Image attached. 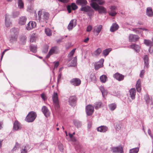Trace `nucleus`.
Segmentation results:
<instances>
[{
    "label": "nucleus",
    "mask_w": 153,
    "mask_h": 153,
    "mask_svg": "<svg viewBox=\"0 0 153 153\" xmlns=\"http://www.w3.org/2000/svg\"><path fill=\"white\" fill-rule=\"evenodd\" d=\"M108 13L110 15L112 16H115L117 14V13L114 10L110 11Z\"/></svg>",
    "instance_id": "obj_50"
},
{
    "label": "nucleus",
    "mask_w": 153,
    "mask_h": 153,
    "mask_svg": "<svg viewBox=\"0 0 153 153\" xmlns=\"http://www.w3.org/2000/svg\"><path fill=\"white\" fill-rule=\"evenodd\" d=\"M45 32L47 36H50L51 35V31L50 29L46 28L45 29Z\"/></svg>",
    "instance_id": "obj_42"
},
{
    "label": "nucleus",
    "mask_w": 153,
    "mask_h": 153,
    "mask_svg": "<svg viewBox=\"0 0 153 153\" xmlns=\"http://www.w3.org/2000/svg\"><path fill=\"white\" fill-rule=\"evenodd\" d=\"M104 61V59H102L100 60L99 62L94 64V68L95 70H97L103 66Z\"/></svg>",
    "instance_id": "obj_10"
},
{
    "label": "nucleus",
    "mask_w": 153,
    "mask_h": 153,
    "mask_svg": "<svg viewBox=\"0 0 153 153\" xmlns=\"http://www.w3.org/2000/svg\"><path fill=\"white\" fill-rule=\"evenodd\" d=\"M118 25L116 23L113 24L110 29V31L111 32H114L117 30L119 28Z\"/></svg>",
    "instance_id": "obj_29"
},
{
    "label": "nucleus",
    "mask_w": 153,
    "mask_h": 153,
    "mask_svg": "<svg viewBox=\"0 0 153 153\" xmlns=\"http://www.w3.org/2000/svg\"><path fill=\"white\" fill-rule=\"evenodd\" d=\"M146 14L150 17H152L153 16V12L152 9L151 7H148L146 9Z\"/></svg>",
    "instance_id": "obj_28"
},
{
    "label": "nucleus",
    "mask_w": 153,
    "mask_h": 153,
    "mask_svg": "<svg viewBox=\"0 0 153 153\" xmlns=\"http://www.w3.org/2000/svg\"><path fill=\"white\" fill-rule=\"evenodd\" d=\"M20 40L22 43L24 45L26 41V37L25 36H22L20 37Z\"/></svg>",
    "instance_id": "obj_41"
},
{
    "label": "nucleus",
    "mask_w": 153,
    "mask_h": 153,
    "mask_svg": "<svg viewBox=\"0 0 153 153\" xmlns=\"http://www.w3.org/2000/svg\"><path fill=\"white\" fill-rule=\"evenodd\" d=\"M36 117V113L31 111L30 112L26 117L25 120L28 123L33 122L35 119Z\"/></svg>",
    "instance_id": "obj_2"
},
{
    "label": "nucleus",
    "mask_w": 153,
    "mask_h": 153,
    "mask_svg": "<svg viewBox=\"0 0 153 153\" xmlns=\"http://www.w3.org/2000/svg\"><path fill=\"white\" fill-rule=\"evenodd\" d=\"M111 51V48H107L103 50L102 52L103 55L105 57L108 55Z\"/></svg>",
    "instance_id": "obj_38"
},
{
    "label": "nucleus",
    "mask_w": 153,
    "mask_h": 153,
    "mask_svg": "<svg viewBox=\"0 0 153 153\" xmlns=\"http://www.w3.org/2000/svg\"><path fill=\"white\" fill-rule=\"evenodd\" d=\"M59 1L63 3H68L69 0H58Z\"/></svg>",
    "instance_id": "obj_64"
},
{
    "label": "nucleus",
    "mask_w": 153,
    "mask_h": 153,
    "mask_svg": "<svg viewBox=\"0 0 153 153\" xmlns=\"http://www.w3.org/2000/svg\"><path fill=\"white\" fill-rule=\"evenodd\" d=\"M20 146V144L18 143L17 142L16 143L15 146L12 149V150L15 151L16 150L17 148H19Z\"/></svg>",
    "instance_id": "obj_53"
},
{
    "label": "nucleus",
    "mask_w": 153,
    "mask_h": 153,
    "mask_svg": "<svg viewBox=\"0 0 153 153\" xmlns=\"http://www.w3.org/2000/svg\"><path fill=\"white\" fill-rule=\"evenodd\" d=\"M30 146L28 145H26L24 148L21 150V153H27V151L30 148Z\"/></svg>",
    "instance_id": "obj_32"
},
{
    "label": "nucleus",
    "mask_w": 153,
    "mask_h": 153,
    "mask_svg": "<svg viewBox=\"0 0 153 153\" xmlns=\"http://www.w3.org/2000/svg\"><path fill=\"white\" fill-rule=\"evenodd\" d=\"M102 50L101 48H99L95 51L92 53V55L94 56H98L101 53Z\"/></svg>",
    "instance_id": "obj_31"
},
{
    "label": "nucleus",
    "mask_w": 153,
    "mask_h": 153,
    "mask_svg": "<svg viewBox=\"0 0 153 153\" xmlns=\"http://www.w3.org/2000/svg\"><path fill=\"white\" fill-rule=\"evenodd\" d=\"M52 99L53 104L55 108H59V106L58 94L57 93L54 92L52 96Z\"/></svg>",
    "instance_id": "obj_4"
},
{
    "label": "nucleus",
    "mask_w": 153,
    "mask_h": 153,
    "mask_svg": "<svg viewBox=\"0 0 153 153\" xmlns=\"http://www.w3.org/2000/svg\"><path fill=\"white\" fill-rule=\"evenodd\" d=\"M34 35L35 34H33L31 36L30 40V42H33L35 41L36 38Z\"/></svg>",
    "instance_id": "obj_52"
},
{
    "label": "nucleus",
    "mask_w": 153,
    "mask_h": 153,
    "mask_svg": "<svg viewBox=\"0 0 153 153\" xmlns=\"http://www.w3.org/2000/svg\"><path fill=\"white\" fill-rule=\"evenodd\" d=\"M101 81L102 83H105L107 80V77L105 75H103L100 77Z\"/></svg>",
    "instance_id": "obj_37"
},
{
    "label": "nucleus",
    "mask_w": 153,
    "mask_h": 153,
    "mask_svg": "<svg viewBox=\"0 0 153 153\" xmlns=\"http://www.w3.org/2000/svg\"><path fill=\"white\" fill-rule=\"evenodd\" d=\"M94 108L91 105H88L86 107L85 110L88 116L91 115L94 112Z\"/></svg>",
    "instance_id": "obj_6"
},
{
    "label": "nucleus",
    "mask_w": 153,
    "mask_h": 153,
    "mask_svg": "<svg viewBox=\"0 0 153 153\" xmlns=\"http://www.w3.org/2000/svg\"><path fill=\"white\" fill-rule=\"evenodd\" d=\"M67 8L69 13L71 12V7L70 5H68L67 7Z\"/></svg>",
    "instance_id": "obj_59"
},
{
    "label": "nucleus",
    "mask_w": 153,
    "mask_h": 153,
    "mask_svg": "<svg viewBox=\"0 0 153 153\" xmlns=\"http://www.w3.org/2000/svg\"><path fill=\"white\" fill-rule=\"evenodd\" d=\"M96 76L94 74H91L90 75L89 77L90 81L95 82L96 81Z\"/></svg>",
    "instance_id": "obj_40"
},
{
    "label": "nucleus",
    "mask_w": 153,
    "mask_h": 153,
    "mask_svg": "<svg viewBox=\"0 0 153 153\" xmlns=\"http://www.w3.org/2000/svg\"><path fill=\"white\" fill-rule=\"evenodd\" d=\"M77 24V20L76 19L71 20L68 24V29L69 30H71L73 27H75Z\"/></svg>",
    "instance_id": "obj_7"
},
{
    "label": "nucleus",
    "mask_w": 153,
    "mask_h": 153,
    "mask_svg": "<svg viewBox=\"0 0 153 153\" xmlns=\"http://www.w3.org/2000/svg\"><path fill=\"white\" fill-rule=\"evenodd\" d=\"M144 43L147 46H150L152 44V42L151 41L146 39L144 40Z\"/></svg>",
    "instance_id": "obj_49"
},
{
    "label": "nucleus",
    "mask_w": 153,
    "mask_h": 153,
    "mask_svg": "<svg viewBox=\"0 0 153 153\" xmlns=\"http://www.w3.org/2000/svg\"><path fill=\"white\" fill-rule=\"evenodd\" d=\"M42 110L44 115L46 117L49 116L50 112L48 108L45 106H43L42 109Z\"/></svg>",
    "instance_id": "obj_16"
},
{
    "label": "nucleus",
    "mask_w": 153,
    "mask_h": 153,
    "mask_svg": "<svg viewBox=\"0 0 153 153\" xmlns=\"http://www.w3.org/2000/svg\"><path fill=\"white\" fill-rule=\"evenodd\" d=\"M102 105V102L100 101L96 102L94 105V106L96 109L97 110L100 108Z\"/></svg>",
    "instance_id": "obj_30"
},
{
    "label": "nucleus",
    "mask_w": 153,
    "mask_h": 153,
    "mask_svg": "<svg viewBox=\"0 0 153 153\" xmlns=\"http://www.w3.org/2000/svg\"><path fill=\"white\" fill-rule=\"evenodd\" d=\"M21 128V124L17 120L15 121L13 124V129L15 130H18Z\"/></svg>",
    "instance_id": "obj_19"
},
{
    "label": "nucleus",
    "mask_w": 153,
    "mask_h": 153,
    "mask_svg": "<svg viewBox=\"0 0 153 153\" xmlns=\"http://www.w3.org/2000/svg\"><path fill=\"white\" fill-rule=\"evenodd\" d=\"M77 98L75 96H71L68 99L69 105L72 107H74L76 105Z\"/></svg>",
    "instance_id": "obj_5"
},
{
    "label": "nucleus",
    "mask_w": 153,
    "mask_h": 153,
    "mask_svg": "<svg viewBox=\"0 0 153 153\" xmlns=\"http://www.w3.org/2000/svg\"><path fill=\"white\" fill-rule=\"evenodd\" d=\"M113 152L114 153H123V148L121 146L116 147H113L112 148Z\"/></svg>",
    "instance_id": "obj_13"
},
{
    "label": "nucleus",
    "mask_w": 153,
    "mask_h": 153,
    "mask_svg": "<svg viewBox=\"0 0 153 153\" xmlns=\"http://www.w3.org/2000/svg\"><path fill=\"white\" fill-rule=\"evenodd\" d=\"M92 26L91 25H88L86 31L87 32H90L92 29Z\"/></svg>",
    "instance_id": "obj_58"
},
{
    "label": "nucleus",
    "mask_w": 153,
    "mask_h": 153,
    "mask_svg": "<svg viewBox=\"0 0 153 153\" xmlns=\"http://www.w3.org/2000/svg\"><path fill=\"white\" fill-rule=\"evenodd\" d=\"M102 28V25H101L95 26L93 28V32L94 33H95L96 36H97L101 32Z\"/></svg>",
    "instance_id": "obj_11"
},
{
    "label": "nucleus",
    "mask_w": 153,
    "mask_h": 153,
    "mask_svg": "<svg viewBox=\"0 0 153 153\" xmlns=\"http://www.w3.org/2000/svg\"><path fill=\"white\" fill-rule=\"evenodd\" d=\"M74 123L75 125L76 126L77 128L80 127L82 125L81 122L78 120H74Z\"/></svg>",
    "instance_id": "obj_44"
},
{
    "label": "nucleus",
    "mask_w": 153,
    "mask_h": 153,
    "mask_svg": "<svg viewBox=\"0 0 153 153\" xmlns=\"http://www.w3.org/2000/svg\"><path fill=\"white\" fill-rule=\"evenodd\" d=\"M71 6L73 10H75L77 9L78 8V7L74 3H72Z\"/></svg>",
    "instance_id": "obj_51"
},
{
    "label": "nucleus",
    "mask_w": 153,
    "mask_h": 153,
    "mask_svg": "<svg viewBox=\"0 0 153 153\" xmlns=\"http://www.w3.org/2000/svg\"><path fill=\"white\" fill-rule=\"evenodd\" d=\"M144 99L147 104L150 105H152L153 104L152 97H150L148 94H146L144 96Z\"/></svg>",
    "instance_id": "obj_17"
},
{
    "label": "nucleus",
    "mask_w": 153,
    "mask_h": 153,
    "mask_svg": "<svg viewBox=\"0 0 153 153\" xmlns=\"http://www.w3.org/2000/svg\"><path fill=\"white\" fill-rule=\"evenodd\" d=\"M30 50L31 52L34 53L36 52L37 49V45L31 44L30 46Z\"/></svg>",
    "instance_id": "obj_33"
},
{
    "label": "nucleus",
    "mask_w": 153,
    "mask_h": 153,
    "mask_svg": "<svg viewBox=\"0 0 153 153\" xmlns=\"http://www.w3.org/2000/svg\"><path fill=\"white\" fill-rule=\"evenodd\" d=\"M41 96L43 100H45L46 99V97L44 94L42 93L41 94Z\"/></svg>",
    "instance_id": "obj_61"
},
{
    "label": "nucleus",
    "mask_w": 153,
    "mask_h": 153,
    "mask_svg": "<svg viewBox=\"0 0 153 153\" xmlns=\"http://www.w3.org/2000/svg\"><path fill=\"white\" fill-rule=\"evenodd\" d=\"M53 63L54 64V65L53 70H54L55 68H57L58 67L59 64V62L58 61L56 62H53Z\"/></svg>",
    "instance_id": "obj_57"
},
{
    "label": "nucleus",
    "mask_w": 153,
    "mask_h": 153,
    "mask_svg": "<svg viewBox=\"0 0 153 153\" xmlns=\"http://www.w3.org/2000/svg\"><path fill=\"white\" fill-rule=\"evenodd\" d=\"M145 66L144 68L146 67L147 68H148L149 67V58L148 56L147 55H145L144 56L143 58Z\"/></svg>",
    "instance_id": "obj_24"
},
{
    "label": "nucleus",
    "mask_w": 153,
    "mask_h": 153,
    "mask_svg": "<svg viewBox=\"0 0 153 153\" xmlns=\"http://www.w3.org/2000/svg\"><path fill=\"white\" fill-rule=\"evenodd\" d=\"M113 77L119 81L122 80L124 78V76L118 73H115L113 75Z\"/></svg>",
    "instance_id": "obj_15"
},
{
    "label": "nucleus",
    "mask_w": 153,
    "mask_h": 153,
    "mask_svg": "<svg viewBox=\"0 0 153 153\" xmlns=\"http://www.w3.org/2000/svg\"><path fill=\"white\" fill-rule=\"evenodd\" d=\"M111 11H112L116 10L117 9V7L115 6H111L110 7Z\"/></svg>",
    "instance_id": "obj_63"
},
{
    "label": "nucleus",
    "mask_w": 153,
    "mask_h": 153,
    "mask_svg": "<svg viewBox=\"0 0 153 153\" xmlns=\"http://www.w3.org/2000/svg\"><path fill=\"white\" fill-rule=\"evenodd\" d=\"M18 6L20 9L24 7V4L22 0H18Z\"/></svg>",
    "instance_id": "obj_46"
},
{
    "label": "nucleus",
    "mask_w": 153,
    "mask_h": 153,
    "mask_svg": "<svg viewBox=\"0 0 153 153\" xmlns=\"http://www.w3.org/2000/svg\"><path fill=\"white\" fill-rule=\"evenodd\" d=\"M91 3L94 2L95 3L97 2V4H99L100 5H103L105 3V1L102 0H91Z\"/></svg>",
    "instance_id": "obj_34"
},
{
    "label": "nucleus",
    "mask_w": 153,
    "mask_h": 153,
    "mask_svg": "<svg viewBox=\"0 0 153 153\" xmlns=\"http://www.w3.org/2000/svg\"><path fill=\"white\" fill-rule=\"evenodd\" d=\"M76 3L81 7L86 6L87 4V1L86 0H76Z\"/></svg>",
    "instance_id": "obj_20"
},
{
    "label": "nucleus",
    "mask_w": 153,
    "mask_h": 153,
    "mask_svg": "<svg viewBox=\"0 0 153 153\" xmlns=\"http://www.w3.org/2000/svg\"><path fill=\"white\" fill-rule=\"evenodd\" d=\"M130 48L135 51L137 52H139L140 51V47L138 45L135 43L132 44L130 46Z\"/></svg>",
    "instance_id": "obj_14"
},
{
    "label": "nucleus",
    "mask_w": 153,
    "mask_h": 153,
    "mask_svg": "<svg viewBox=\"0 0 153 153\" xmlns=\"http://www.w3.org/2000/svg\"><path fill=\"white\" fill-rule=\"evenodd\" d=\"M138 36L136 35L130 34L128 36L129 41L130 42H135L139 39Z\"/></svg>",
    "instance_id": "obj_9"
},
{
    "label": "nucleus",
    "mask_w": 153,
    "mask_h": 153,
    "mask_svg": "<svg viewBox=\"0 0 153 153\" xmlns=\"http://www.w3.org/2000/svg\"><path fill=\"white\" fill-rule=\"evenodd\" d=\"M130 97L132 100L135 98L136 91L134 88H131L129 91Z\"/></svg>",
    "instance_id": "obj_23"
},
{
    "label": "nucleus",
    "mask_w": 153,
    "mask_h": 153,
    "mask_svg": "<svg viewBox=\"0 0 153 153\" xmlns=\"http://www.w3.org/2000/svg\"><path fill=\"white\" fill-rule=\"evenodd\" d=\"M70 82L71 84L75 86H78L81 84V81L79 78H74L71 80Z\"/></svg>",
    "instance_id": "obj_8"
},
{
    "label": "nucleus",
    "mask_w": 153,
    "mask_h": 153,
    "mask_svg": "<svg viewBox=\"0 0 153 153\" xmlns=\"http://www.w3.org/2000/svg\"><path fill=\"white\" fill-rule=\"evenodd\" d=\"M20 12L18 11L14 12L12 13V17L13 18H15L17 17L19 15Z\"/></svg>",
    "instance_id": "obj_48"
},
{
    "label": "nucleus",
    "mask_w": 153,
    "mask_h": 153,
    "mask_svg": "<svg viewBox=\"0 0 153 153\" xmlns=\"http://www.w3.org/2000/svg\"><path fill=\"white\" fill-rule=\"evenodd\" d=\"M5 23L7 27H10L11 24V22L10 21L9 15L7 14H6L5 16Z\"/></svg>",
    "instance_id": "obj_22"
},
{
    "label": "nucleus",
    "mask_w": 153,
    "mask_h": 153,
    "mask_svg": "<svg viewBox=\"0 0 153 153\" xmlns=\"http://www.w3.org/2000/svg\"><path fill=\"white\" fill-rule=\"evenodd\" d=\"M59 48L56 46L52 47L49 51V54H57L59 52Z\"/></svg>",
    "instance_id": "obj_18"
},
{
    "label": "nucleus",
    "mask_w": 153,
    "mask_h": 153,
    "mask_svg": "<svg viewBox=\"0 0 153 153\" xmlns=\"http://www.w3.org/2000/svg\"><path fill=\"white\" fill-rule=\"evenodd\" d=\"M71 63V66L74 67L76 65L77 63L76 56L74 58V59L72 61Z\"/></svg>",
    "instance_id": "obj_47"
},
{
    "label": "nucleus",
    "mask_w": 153,
    "mask_h": 153,
    "mask_svg": "<svg viewBox=\"0 0 153 153\" xmlns=\"http://www.w3.org/2000/svg\"><path fill=\"white\" fill-rule=\"evenodd\" d=\"M139 151V148L136 147L129 150V153H137Z\"/></svg>",
    "instance_id": "obj_43"
},
{
    "label": "nucleus",
    "mask_w": 153,
    "mask_h": 153,
    "mask_svg": "<svg viewBox=\"0 0 153 153\" xmlns=\"http://www.w3.org/2000/svg\"><path fill=\"white\" fill-rule=\"evenodd\" d=\"M87 13H88V15L90 16H92L94 13V10L90 7Z\"/></svg>",
    "instance_id": "obj_45"
},
{
    "label": "nucleus",
    "mask_w": 153,
    "mask_h": 153,
    "mask_svg": "<svg viewBox=\"0 0 153 153\" xmlns=\"http://www.w3.org/2000/svg\"><path fill=\"white\" fill-rule=\"evenodd\" d=\"M142 29V28H137L133 29V31L136 32L138 34L140 32V30Z\"/></svg>",
    "instance_id": "obj_55"
},
{
    "label": "nucleus",
    "mask_w": 153,
    "mask_h": 153,
    "mask_svg": "<svg viewBox=\"0 0 153 153\" xmlns=\"http://www.w3.org/2000/svg\"><path fill=\"white\" fill-rule=\"evenodd\" d=\"M38 18L40 22H44V19H43V13L40 11H39L38 12Z\"/></svg>",
    "instance_id": "obj_35"
},
{
    "label": "nucleus",
    "mask_w": 153,
    "mask_h": 153,
    "mask_svg": "<svg viewBox=\"0 0 153 153\" xmlns=\"http://www.w3.org/2000/svg\"><path fill=\"white\" fill-rule=\"evenodd\" d=\"M48 50V46L47 45L45 46L43 49L42 51L45 53H47Z\"/></svg>",
    "instance_id": "obj_54"
},
{
    "label": "nucleus",
    "mask_w": 153,
    "mask_h": 153,
    "mask_svg": "<svg viewBox=\"0 0 153 153\" xmlns=\"http://www.w3.org/2000/svg\"><path fill=\"white\" fill-rule=\"evenodd\" d=\"M36 25V24L35 22L33 21H30L27 24L26 28L28 30H30L35 27Z\"/></svg>",
    "instance_id": "obj_12"
},
{
    "label": "nucleus",
    "mask_w": 153,
    "mask_h": 153,
    "mask_svg": "<svg viewBox=\"0 0 153 153\" xmlns=\"http://www.w3.org/2000/svg\"><path fill=\"white\" fill-rule=\"evenodd\" d=\"M10 32L11 37L10 41L11 42L16 41L18 37L19 33L18 29L15 28H13L11 30Z\"/></svg>",
    "instance_id": "obj_3"
},
{
    "label": "nucleus",
    "mask_w": 153,
    "mask_h": 153,
    "mask_svg": "<svg viewBox=\"0 0 153 153\" xmlns=\"http://www.w3.org/2000/svg\"><path fill=\"white\" fill-rule=\"evenodd\" d=\"M27 19V18L25 16H22L21 17L19 20V24L20 25H25L26 21Z\"/></svg>",
    "instance_id": "obj_27"
},
{
    "label": "nucleus",
    "mask_w": 153,
    "mask_h": 153,
    "mask_svg": "<svg viewBox=\"0 0 153 153\" xmlns=\"http://www.w3.org/2000/svg\"><path fill=\"white\" fill-rule=\"evenodd\" d=\"M108 129V127L104 126H101L97 128V130L98 131L103 133L106 132L107 131Z\"/></svg>",
    "instance_id": "obj_21"
},
{
    "label": "nucleus",
    "mask_w": 153,
    "mask_h": 153,
    "mask_svg": "<svg viewBox=\"0 0 153 153\" xmlns=\"http://www.w3.org/2000/svg\"><path fill=\"white\" fill-rule=\"evenodd\" d=\"M136 88L138 92H140L141 91V81L140 79H139L137 82Z\"/></svg>",
    "instance_id": "obj_26"
},
{
    "label": "nucleus",
    "mask_w": 153,
    "mask_h": 153,
    "mask_svg": "<svg viewBox=\"0 0 153 153\" xmlns=\"http://www.w3.org/2000/svg\"><path fill=\"white\" fill-rule=\"evenodd\" d=\"M90 6H85L83 7H81L80 8V10L81 11H83L84 12H87L88 11L90 7Z\"/></svg>",
    "instance_id": "obj_36"
},
{
    "label": "nucleus",
    "mask_w": 153,
    "mask_h": 153,
    "mask_svg": "<svg viewBox=\"0 0 153 153\" xmlns=\"http://www.w3.org/2000/svg\"><path fill=\"white\" fill-rule=\"evenodd\" d=\"M43 19L44 23H46L49 17V14L47 12H44L43 13Z\"/></svg>",
    "instance_id": "obj_25"
},
{
    "label": "nucleus",
    "mask_w": 153,
    "mask_h": 153,
    "mask_svg": "<svg viewBox=\"0 0 153 153\" xmlns=\"http://www.w3.org/2000/svg\"><path fill=\"white\" fill-rule=\"evenodd\" d=\"M91 6L95 10L98 11L100 14H105L107 13L106 9L103 6H100L96 3L94 2L90 4Z\"/></svg>",
    "instance_id": "obj_1"
},
{
    "label": "nucleus",
    "mask_w": 153,
    "mask_h": 153,
    "mask_svg": "<svg viewBox=\"0 0 153 153\" xmlns=\"http://www.w3.org/2000/svg\"><path fill=\"white\" fill-rule=\"evenodd\" d=\"M144 73L145 71L144 70H142L141 71L140 74V77L142 78L143 77Z\"/></svg>",
    "instance_id": "obj_60"
},
{
    "label": "nucleus",
    "mask_w": 153,
    "mask_h": 153,
    "mask_svg": "<svg viewBox=\"0 0 153 153\" xmlns=\"http://www.w3.org/2000/svg\"><path fill=\"white\" fill-rule=\"evenodd\" d=\"M116 105L114 103H112L108 105V107L109 109L111 111H114L116 108Z\"/></svg>",
    "instance_id": "obj_39"
},
{
    "label": "nucleus",
    "mask_w": 153,
    "mask_h": 153,
    "mask_svg": "<svg viewBox=\"0 0 153 153\" xmlns=\"http://www.w3.org/2000/svg\"><path fill=\"white\" fill-rule=\"evenodd\" d=\"M101 92L102 93V94L103 97H104V96L106 95L108 93L107 91L106 90H104V91Z\"/></svg>",
    "instance_id": "obj_62"
},
{
    "label": "nucleus",
    "mask_w": 153,
    "mask_h": 153,
    "mask_svg": "<svg viewBox=\"0 0 153 153\" xmlns=\"http://www.w3.org/2000/svg\"><path fill=\"white\" fill-rule=\"evenodd\" d=\"M76 49H73L69 53L68 55L69 57H71L73 56L75 53Z\"/></svg>",
    "instance_id": "obj_56"
}]
</instances>
